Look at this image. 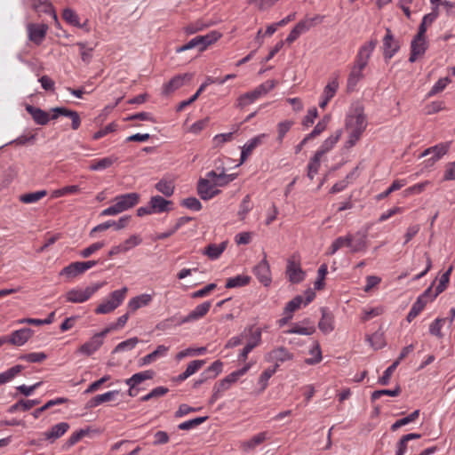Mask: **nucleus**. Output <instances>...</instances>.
I'll return each mask as SVG.
<instances>
[{
    "label": "nucleus",
    "mask_w": 455,
    "mask_h": 455,
    "mask_svg": "<svg viewBox=\"0 0 455 455\" xmlns=\"http://www.w3.org/2000/svg\"><path fill=\"white\" fill-rule=\"evenodd\" d=\"M63 19L70 25L77 28H84V25H81L80 19L76 12L72 9L67 8L63 11Z\"/></svg>",
    "instance_id": "obj_56"
},
{
    "label": "nucleus",
    "mask_w": 455,
    "mask_h": 455,
    "mask_svg": "<svg viewBox=\"0 0 455 455\" xmlns=\"http://www.w3.org/2000/svg\"><path fill=\"white\" fill-rule=\"evenodd\" d=\"M293 122L285 120L283 122H280L277 124V141L279 144H281L283 140V138L285 137L286 133L290 131L291 127L292 126Z\"/></svg>",
    "instance_id": "obj_60"
},
{
    "label": "nucleus",
    "mask_w": 455,
    "mask_h": 455,
    "mask_svg": "<svg viewBox=\"0 0 455 455\" xmlns=\"http://www.w3.org/2000/svg\"><path fill=\"white\" fill-rule=\"evenodd\" d=\"M209 27V24L205 23L204 21L198 20L195 22L190 23L187 27L184 28V31L188 35H193L198 31H202L204 28Z\"/></svg>",
    "instance_id": "obj_64"
},
{
    "label": "nucleus",
    "mask_w": 455,
    "mask_h": 455,
    "mask_svg": "<svg viewBox=\"0 0 455 455\" xmlns=\"http://www.w3.org/2000/svg\"><path fill=\"white\" fill-rule=\"evenodd\" d=\"M26 110L29 113L36 124L45 125L50 120V116L44 110L31 105L26 106Z\"/></svg>",
    "instance_id": "obj_26"
},
{
    "label": "nucleus",
    "mask_w": 455,
    "mask_h": 455,
    "mask_svg": "<svg viewBox=\"0 0 455 455\" xmlns=\"http://www.w3.org/2000/svg\"><path fill=\"white\" fill-rule=\"evenodd\" d=\"M370 60V50L364 46L361 49L355 65L352 68L347 79V90L353 91L362 77V70L366 67Z\"/></svg>",
    "instance_id": "obj_5"
},
{
    "label": "nucleus",
    "mask_w": 455,
    "mask_h": 455,
    "mask_svg": "<svg viewBox=\"0 0 455 455\" xmlns=\"http://www.w3.org/2000/svg\"><path fill=\"white\" fill-rule=\"evenodd\" d=\"M197 193L203 200H210L220 193L212 180L206 176L200 179L197 184Z\"/></svg>",
    "instance_id": "obj_13"
},
{
    "label": "nucleus",
    "mask_w": 455,
    "mask_h": 455,
    "mask_svg": "<svg viewBox=\"0 0 455 455\" xmlns=\"http://www.w3.org/2000/svg\"><path fill=\"white\" fill-rule=\"evenodd\" d=\"M230 387L228 385V382L224 379L216 382L212 388V395L211 397L210 403H214L217 400L222 397L223 394Z\"/></svg>",
    "instance_id": "obj_37"
},
{
    "label": "nucleus",
    "mask_w": 455,
    "mask_h": 455,
    "mask_svg": "<svg viewBox=\"0 0 455 455\" xmlns=\"http://www.w3.org/2000/svg\"><path fill=\"white\" fill-rule=\"evenodd\" d=\"M267 138V134L261 133L249 140L242 148L240 164L245 162L252 151L257 147L262 145Z\"/></svg>",
    "instance_id": "obj_16"
},
{
    "label": "nucleus",
    "mask_w": 455,
    "mask_h": 455,
    "mask_svg": "<svg viewBox=\"0 0 455 455\" xmlns=\"http://www.w3.org/2000/svg\"><path fill=\"white\" fill-rule=\"evenodd\" d=\"M140 202V195L138 193H127L115 197L114 204L104 209L101 216H116L134 207Z\"/></svg>",
    "instance_id": "obj_3"
},
{
    "label": "nucleus",
    "mask_w": 455,
    "mask_h": 455,
    "mask_svg": "<svg viewBox=\"0 0 455 455\" xmlns=\"http://www.w3.org/2000/svg\"><path fill=\"white\" fill-rule=\"evenodd\" d=\"M235 76H236L235 74H228L225 76V78L223 80H220V81L217 79H214L212 76H207L205 81L200 85V87L198 88V90L196 91V92L194 95H191V97L188 100H183L179 104L177 110L181 111L186 107H188L190 104H192L193 102H195L208 85L212 84H223L226 81H228L229 79H233Z\"/></svg>",
    "instance_id": "obj_8"
},
{
    "label": "nucleus",
    "mask_w": 455,
    "mask_h": 455,
    "mask_svg": "<svg viewBox=\"0 0 455 455\" xmlns=\"http://www.w3.org/2000/svg\"><path fill=\"white\" fill-rule=\"evenodd\" d=\"M319 329L323 333H329L333 331V316L325 308H322V318L318 323Z\"/></svg>",
    "instance_id": "obj_33"
},
{
    "label": "nucleus",
    "mask_w": 455,
    "mask_h": 455,
    "mask_svg": "<svg viewBox=\"0 0 455 455\" xmlns=\"http://www.w3.org/2000/svg\"><path fill=\"white\" fill-rule=\"evenodd\" d=\"M322 156L318 155L316 152L314 156L310 159L307 164V177L310 180H313L315 175L318 172L320 164H321Z\"/></svg>",
    "instance_id": "obj_50"
},
{
    "label": "nucleus",
    "mask_w": 455,
    "mask_h": 455,
    "mask_svg": "<svg viewBox=\"0 0 455 455\" xmlns=\"http://www.w3.org/2000/svg\"><path fill=\"white\" fill-rule=\"evenodd\" d=\"M55 111L57 113H60V115L64 116L71 118L73 130H77L79 128L81 124V119L77 112L61 107H58L57 109H55Z\"/></svg>",
    "instance_id": "obj_41"
},
{
    "label": "nucleus",
    "mask_w": 455,
    "mask_h": 455,
    "mask_svg": "<svg viewBox=\"0 0 455 455\" xmlns=\"http://www.w3.org/2000/svg\"><path fill=\"white\" fill-rule=\"evenodd\" d=\"M149 204L153 213H162L170 211L169 206L172 204V202L160 196H155L150 198Z\"/></svg>",
    "instance_id": "obj_27"
},
{
    "label": "nucleus",
    "mask_w": 455,
    "mask_h": 455,
    "mask_svg": "<svg viewBox=\"0 0 455 455\" xmlns=\"http://www.w3.org/2000/svg\"><path fill=\"white\" fill-rule=\"evenodd\" d=\"M141 243L142 238L139 235H132L119 245L123 252L125 253L128 251L132 250V248L140 245Z\"/></svg>",
    "instance_id": "obj_54"
},
{
    "label": "nucleus",
    "mask_w": 455,
    "mask_h": 455,
    "mask_svg": "<svg viewBox=\"0 0 455 455\" xmlns=\"http://www.w3.org/2000/svg\"><path fill=\"white\" fill-rule=\"evenodd\" d=\"M277 365L266 369L259 376L258 379V385L259 387V392H263L268 386L269 379L276 372Z\"/></svg>",
    "instance_id": "obj_39"
},
{
    "label": "nucleus",
    "mask_w": 455,
    "mask_h": 455,
    "mask_svg": "<svg viewBox=\"0 0 455 455\" xmlns=\"http://www.w3.org/2000/svg\"><path fill=\"white\" fill-rule=\"evenodd\" d=\"M156 188L165 196H171L174 192V184L172 180H161L156 184Z\"/></svg>",
    "instance_id": "obj_52"
},
{
    "label": "nucleus",
    "mask_w": 455,
    "mask_h": 455,
    "mask_svg": "<svg viewBox=\"0 0 455 455\" xmlns=\"http://www.w3.org/2000/svg\"><path fill=\"white\" fill-rule=\"evenodd\" d=\"M169 350V347L164 345H159L156 350H154L152 353L145 355L142 357L140 361V365H147L151 363L152 362L156 361L159 357H164L167 355V352Z\"/></svg>",
    "instance_id": "obj_31"
},
{
    "label": "nucleus",
    "mask_w": 455,
    "mask_h": 455,
    "mask_svg": "<svg viewBox=\"0 0 455 455\" xmlns=\"http://www.w3.org/2000/svg\"><path fill=\"white\" fill-rule=\"evenodd\" d=\"M153 300V295L143 293L136 297L132 298L128 302V308L134 312L142 307H146Z\"/></svg>",
    "instance_id": "obj_25"
},
{
    "label": "nucleus",
    "mask_w": 455,
    "mask_h": 455,
    "mask_svg": "<svg viewBox=\"0 0 455 455\" xmlns=\"http://www.w3.org/2000/svg\"><path fill=\"white\" fill-rule=\"evenodd\" d=\"M449 147L450 146L448 143H441L435 147L426 149L422 156H427L433 153L434 156H432L431 159L433 160V162H436L448 152Z\"/></svg>",
    "instance_id": "obj_36"
},
{
    "label": "nucleus",
    "mask_w": 455,
    "mask_h": 455,
    "mask_svg": "<svg viewBox=\"0 0 455 455\" xmlns=\"http://www.w3.org/2000/svg\"><path fill=\"white\" fill-rule=\"evenodd\" d=\"M310 354L313 355L311 358L306 359V363L309 365L316 364L322 360V352L321 347L318 342H315L312 348L310 349Z\"/></svg>",
    "instance_id": "obj_61"
},
{
    "label": "nucleus",
    "mask_w": 455,
    "mask_h": 455,
    "mask_svg": "<svg viewBox=\"0 0 455 455\" xmlns=\"http://www.w3.org/2000/svg\"><path fill=\"white\" fill-rule=\"evenodd\" d=\"M427 304V302L426 300H423L422 298L418 297L407 315V321L411 322L415 317H417L424 309Z\"/></svg>",
    "instance_id": "obj_44"
},
{
    "label": "nucleus",
    "mask_w": 455,
    "mask_h": 455,
    "mask_svg": "<svg viewBox=\"0 0 455 455\" xmlns=\"http://www.w3.org/2000/svg\"><path fill=\"white\" fill-rule=\"evenodd\" d=\"M292 359L293 354L284 347H275L267 355V360L275 363L274 365H277V369L279 368L280 363L291 361Z\"/></svg>",
    "instance_id": "obj_15"
},
{
    "label": "nucleus",
    "mask_w": 455,
    "mask_h": 455,
    "mask_svg": "<svg viewBox=\"0 0 455 455\" xmlns=\"http://www.w3.org/2000/svg\"><path fill=\"white\" fill-rule=\"evenodd\" d=\"M154 377V371L148 370L133 374L131 378L125 380L132 383V385L139 386L145 380L151 379Z\"/></svg>",
    "instance_id": "obj_43"
},
{
    "label": "nucleus",
    "mask_w": 455,
    "mask_h": 455,
    "mask_svg": "<svg viewBox=\"0 0 455 455\" xmlns=\"http://www.w3.org/2000/svg\"><path fill=\"white\" fill-rule=\"evenodd\" d=\"M118 394V390H112L104 394L98 395L89 401V406L97 407L103 403L110 402L114 400Z\"/></svg>",
    "instance_id": "obj_35"
},
{
    "label": "nucleus",
    "mask_w": 455,
    "mask_h": 455,
    "mask_svg": "<svg viewBox=\"0 0 455 455\" xmlns=\"http://www.w3.org/2000/svg\"><path fill=\"white\" fill-rule=\"evenodd\" d=\"M23 370L22 365H15L7 371L0 373V385L5 384L11 381L15 376H17Z\"/></svg>",
    "instance_id": "obj_47"
},
{
    "label": "nucleus",
    "mask_w": 455,
    "mask_h": 455,
    "mask_svg": "<svg viewBox=\"0 0 455 455\" xmlns=\"http://www.w3.org/2000/svg\"><path fill=\"white\" fill-rule=\"evenodd\" d=\"M314 298L315 292L312 291H307L306 292L305 299L301 295L296 296L286 304L284 307V314L292 315V313L299 309L302 304H304V306L308 305L314 299Z\"/></svg>",
    "instance_id": "obj_17"
},
{
    "label": "nucleus",
    "mask_w": 455,
    "mask_h": 455,
    "mask_svg": "<svg viewBox=\"0 0 455 455\" xmlns=\"http://www.w3.org/2000/svg\"><path fill=\"white\" fill-rule=\"evenodd\" d=\"M269 438L267 432H260L253 435L251 439L243 442L242 448L244 451L248 452L253 450L256 446L261 444L264 441Z\"/></svg>",
    "instance_id": "obj_30"
},
{
    "label": "nucleus",
    "mask_w": 455,
    "mask_h": 455,
    "mask_svg": "<svg viewBox=\"0 0 455 455\" xmlns=\"http://www.w3.org/2000/svg\"><path fill=\"white\" fill-rule=\"evenodd\" d=\"M306 23H301L300 21L297 23V25L291 29L286 37L285 42L288 44L293 43L302 33L307 31Z\"/></svg>",
    "instance_id": "obj_58"
},
{
    "label": "nucleus",
    "mask_w": 455,
    "mask_h": 455,
    "mask_svg": "<svg viewBox=\"0 0 455 455\" xmlns=\"http://www.w3.org/2000/svg\"><path fill=\"white\" fill-rule=\"evenodd\" d=\"M103 343L104 342L96 334H94L89 340L79 347L77 353L90 356L97 352Z\"/></svg>",
    "instance_id": "obj_22"
},
{
    "label": "nucleus",
    "mask_w": 455,
    "mask_h": 455,
    "mask_svg": "<svg viewBox=\"0 0 455 455\" xmlns=\"http://www.w3.org/2000/svg\"><path fill=\"white\" fill-rule=\"evenodd\" d=\"M427 49L425 35L417 33L411 44V55L409 60L414 62L418 56L424 54Z\"/></svg>",
    "instance_id": "obj_18"
},
{
    "label": "nucleus",
    "mask_w": 455,
    "mask_h": 455,
    "mask_svg": "<svg viewBox=\"0 0 455 455\" xmlns=\"http://www.w3.org/2000/svg\"><path fill=\"white\" fill-rule=\"evenodd\" d=\"M207 177L210 178L215 184L216 188L223 187L228 184L227 174L222 171L220 173H217L215 171H211L207 173Z\"/></svg>",
    "instance_id": "obj_63"
},
{
    "label": "nucleus",
    "mask_w": 455,
    "mask_h": 455,
    "mask_svg": "<svg viewBox=\"0 0 455 455\" xmlns=\"http://www.w3.org/2000/svg\"><path fill=\"white\" fill-rule=\"evenodd\" d=\"M47 358V355L44 352H32L20 356V360L28 363H41Z\"/></svg>",
    "instance_id": "obj_62"
},
{
    "label": "nucleus",
    "mask_w": 455,
    "mask_h": 455,
    "mask_svg": "<svg viewBox=\"0 0 455 455\" xmlns=\"http://www.w3.org/2000/svg\"><path fill=\"white\" fill-rule=\"evenodd\" d=\"M33 331L30 328H21L14 331L10 336H3L5 343H10L13 346L20 347L25 345L32 337Z\"/></svg>",
    "instance_id": "obj_14"
},
{
    "label": "nucleus",
    "mask_w": 455,
    "mask_h": 455,
    "mask_svg": "<svg viewBox=\"0 0 455 455\" xmlns=\"http://www.w3.org/2000/svg\"><path fill=\"white\" fill-rule=\"evenodd\" d=\"M342 135V130H337L333 134L329 136L320 146L319 149L316 151L318 155L322 156L332 149V148L336 145Z\"/></svg>",
    "instance_id": "obj_29"
},
{
    "label": "nucleus",
    "mask_w": 455,
    "mask_h": 455,
    "mask_svg": "<svg viewBox=\"0 0 455 455\" xmlns=\"http://www.w3.org/2000/svg\"><path fill=\"white\" fill-rule=\"evenodd\" d=\"M251 363H248L243 367L239 370H236L228 376L224 378V379L228 382V385L231 387V386L238 381V379L245 375L247 371L251 369Z\"/></svg>",
    "instance_id": "obj_40"
},
{
    "label": "nucleus",
    "mask_w": 455,
    "mask_h": 455,
    "mask_svg": "<svg viewBox=\"0 0 455 455\" xmlns=\"http://www.w3.org/2000/svg\"><path fill=\"white\" fill-rule=\"evenodd\" d=\"M225 249H226V243H221L219 244L211 243L205 248L204 253L211 259H216L222 254V252L224 251Z\"/></svg>",
    "instance_id": "obj_42"
},
{
    "label": "nucleus",
    "mask_w": 455,
    "mask_h": 455,
    "mask_svg": "<svg viewBox=\"0 0 455 455\" xmlns=\"http://www.w3.org/2000/svg\"><path fill=\"white\" fill-rule=\"evenodd\" d=\"M69 429V425L67 422H60L52 426L49 430L43 433L44 439L51 443H54L57 439L64 435Z\"/></svg>",
    "instance_id": "obj_20"
},
{
    "label": "nucleus",
    "mask_w": 455,
    "mask_h": 455,
    "mask_svg": "<svg viewBox=\"0 0 455 455\" xmlns=\"http://www.w3.org/2000/svg\"><path fill=\"white\" fill-rule=\"evenodd\" d=\"M350 236H339L333 241L331 247L329 248V254H334L338 250L343 247H348L350 249Z\"/></svg>",
    "instance_id": "obj_53"
},
{
    "label": "nucleus",
    "mask_w": 455,
    "mask_h": 455,
    "mask_svg": "<svg viewBox=\"0 0 455 455\" xmlns=\"http://www.w3.org/2000/svg\"><path fill=\"white\" fill-rule=\"evenodd\" d=\"M253 272L261 283H263L265 286L269 285L271 283V273L269 265L266 259V256L254 267Z\"/></svg>",
    "instance_id": "obj_21"
},
{
    "label": "nucleus",
    "mask_w": 455,
    "mask_h": 455,
    "mask_svg": "<svg viewBox=\"0 0 455 455\" xmlns=\"http://www.w3.org/2000/svg\"><path fill=\"white\" fill-rule=\"evenodd\" d=\"M350 250L352 251H359L366 248L368 243L367 231H360L354 236H350Z\"/></svg>",
    "instance_id": "obj_28"
},
{
    "label": "nucleus",
    "mask_w": 455,
    "mask_h": 455,
    "mask_svg": "<svg viewBox=\"0 0 455 455\" xmlns=\"http://www.w3.org/2000/svg\"><path fill=\"white\" fill-rule=\"evenodd\" d=\"M451 271L452 267H450L449 269L442 275L438 285L435 288V292L432 296V299H435L441 292H443L446 289Z\"/></svg>",
    "instance_id": "obj_57"
},
{
    "label": "nucleus",
    "mask_w": 455,
    "mask_h": 455,
    "mask_svg": "<svg viewBox=\"0 0 455 455\" xmlns=\"http://www.w3.org/2000/svg\"><path fill=\"white\" fill-rule=\"evenodd\" d=\"M49 27L47 24L28 23L27 32L28 39L36 45H40L45 38Z\"/></svg>",
    "instance_id": "obj_12"
},
{
    "label": "nucleus",
    "mask_w": 455,
    "mask_h": 455,
    "mask_svg": "<svg viewBox=\"0 0 455 455\" xmlns=\"http://www.w3.org/2000/svg\"><path fill=\"white\" fill-rule=\"evenodd\" d=\"M84 273L83 267H81L80 261L73 262L60 272V275L65 276L68 279H72L81 274Z\"/></svg>",
    "instance_id": "obj_34"
},
{
    "label": "nucleus",
    "mask_w": 455,
    "mask_h": 455,
    "mask_svg": "<svg viewBox=\"0 0 455 455\" xmlns=\"http://www.w3.org/2000/svg\"><path fill=\"white\" fill-rule=\"evenodd\" d=\"M207 351V348L205 347H188L184 350L180 351L175 358L177 361H181L182 359L188 357V356H197L204 355Z\"/></svg>",
    "instance_id": "obj_38"
},
{
    "label": "nucleus",
    "mask_w": 455,
    "mask_h": 455,
    "mask_svg": "<svg viewBox=\"0 0 455 455\" xmlns=\"http://www.w3.org/2000/svg\"><path fill=\"white\" fill-rule=\"evenodd\" d=\"M438 17L437 6L433 10L432 12L426 14L419 25V31L420 35H425L427 28L431 25Z\"/></svg>",
    "instance_id": "obj_49"
},
{
    "label": "nucleus",
    "mask_w": 455,
    "mask_h": 455,
    "mask_svg": "<svg viewBox=\"0 0 455 455\" xmlns=\"http://www.w3.org/2000/svg\"><path fill=\"white\" fill-rule=\"evenodd\" d=\"M140 342L137 337L128 339L124 341L120 342L113 350V353H119L124 351H130L133 349Z\"/></svg>",
    "instance_id": "obj_55"
},
{
    "label": "nucleus",
    "mask_w": 455,
    "mask_h": 455,
    "mask_svg": "<svg viewBox=\"0 0 455 455\" xmlns=\"http://www.w3.org/2000/svg\"><path fill=\"white\" fill-rule=\"evenodd\" d=\"M127 291V287L114 291L96 307L95 313L98 315H105L113 312L124 302Z\"/></svg>",
    "instance_id": "obj_4"
},
{
    "label": "nucleus",
    "mask_w": 455,
    "mask_h": 455,
    "mask_svg": "<svg viewBox=\"0 0 455 455\" xmlns=\"http://www.w3.org/2000/svg\"><path fill=\"white\" fill-rule=\"evenodd\" d=\"M286 275L292 283H299L305 279V272L302 270L297 256L289 258L286 267Z\"/></svg>",
    "instance_id": "obj_10"
},
{
    "label": "nucleus",
    "mask_w": 455,
    "mask_h": 455,
    "mask_svg": "<svg viewBox=\"0 0 455 455\" xmlns=\"http://www.w3.org/2000/svg\"><path fill=\"white\" fill-rule=\"evenodd\" d=\"M251 277L244 275H238L227 280L226 288L231 289L235 287H242L250 283Z\"/></svg>",
    "instance_id": "obj_46"
},
{
    "label": "nucleus",
    "mask_w": 455,
    "mask_h": 455,
    "mask_svg": "<svg viewBox=\"0 0 455 455\" xmlns=\"http://www.w3.org/2000/svg\"><path fill=\"white\" fill-rule=\"evenodd\" d=\"M315 331V326H300L294 324L291 329L285 331L287 334H299V335H311Z\"/></svg>",
    "instance_id": "obj_59"
},
{
    "label": "nucleus",
    "mask_w": 455,
    "mask_h": 455,
    "mask_svg": "<svg viewBox=\"0 0 455 455\" xmlns=\"http://www.w3.org/2000/svg\"><path fill=\"white\" fill-rule=\"evenodd\" d=\"M191 78H192L191 74H183V75L175 76L168 83L164 84L163 93L165 95H169V94L172 93L177 89H179L182 85H184L187 81H190Z\"/></svg>",
    "instance_id": "obj_19"
},
{
    "label": "nucleus",
    "mask_w": 455,
    "mask_h": 455,
    "mask_svg": "<svg viewBox=\"0 0 455 455\" xmlns=\"http://www.w3.org/2000/svg\"><path fill=\"white\" fill-rule=\"evenodd\" d=\"M399 45L393 38L390 30L387 29V35L384 37V53L387 58H392L398 51Z\"/></svg>",
    "instance_id": "obj_32"
},
{
    "label": "nucleus",
    "mask_w": 455,
    "mask_h": 455,
    "mask_svg": "<svg viewBox=\"0 0 455 455\" xmlns=\"http://www.w3.org/2000/svg\"><path fill=\"white\" fill-rule=\"evenodd\" d=\"M366 124L363 110L360 108H355L348 113L346 118V129L349 134L345 142L346 148H350L356 144L366 128Z\"/></svg>",
    "instance_id": "obj_1"
},
{
    "label": "nucleus",
    "mask_w": 455,
    "mask_h": 455,
    "mask_svg": "<svg viewBox=\"0 0 455 455\" xmlns=\"http://www.w3.org/2000/svg\"><path fill=\"white\" fill-rule=\"evenodd\" d=\"M260 97L258 95L257 91L254 89L251 92H248L243 95H241L237 100V107L244 108L251 103H253L256 100Z\"/></svg>",
    "instance_id": "obj_45"
},
{
    "label": "nucleus",
    "mask_w": 455,
    "mask_h": 455,
    "mask_svg": "<svg viewBox=\"0 0 455 455\" xmlns=\"http://www.w3.org/2000/svg\"><path fill=\"white\" fill-rule=\"evenodd\" d=\"M212 306L211 301H205L197 305L195 309L188 313L186 316L179 318L176 324L181 325L188 323H193L203 318L210 310Z\"/></svg>",
    "instance_id": "obj_11"
},
{
    "label": "nucleus",
    "mask_w": 455,
    "mask_h": 455,
    "mask_svg": "<svg viewBox=\"0 0 455 455\" xmlns=\"http://www.w3.org/2000/svg\"><path fill=\"white\" fill-rule=\"evenodd\" d=\"M32 8L38 13L50 14L58 22L57 14L52 4L48 0H33Z\"/></svg>",
    "instance_id": "obj_24"
},
{
    "label": "nucleus",
    "mask_w": 455,
    "mask_h": 455,
    "mask_svg": "<svg viewBox=\"0 0 455 455\" xmlns=\"http://www.w3.org/2000/svg\"><path fill=\"white\" fill-rule=\"evenodd\" d=\"M221 34L218 31H212L204 36H197L192 38L186 44L178 47L176 49V52H182L196 47L199 48L200 52L204 51L207 46L216 42L219 38H220Z\"/></svg>",
    "instance_id": "obj_6"
},
{
    "label": "nucleus",
    "mask_w": 455,
    "mask_h": 455,
    "mask_svg": "<svg viewBox=\"0 0 455 455\" xmlns=\"http://www.w3.org/2000/svg\"><path fill=\"white\" fill-rule=\"evenodd\" d=\"M117 161L116 156H109L100 159H94L90 162L89 169L94 172L104 171L111 167Z\"/></svg>",
    "instance_id": "obj_23"
},
{
    "label": "nucleus",
    "mask_w": 455,
    "mask_h": 455,
    "mask_svg": "<svg viewBox=\"0 0 455 455\" xmlns=\"http://www.w3.org/2000/svg\"><path fill=\"white\" fill-rule=\"evenodd\" d=\"M245 346L238 355V361L245 362L248 355L261 344L262 330L255 324L245 327L242 331Z\"/></svg>",
    "instance_id": "obj_2"
},
{
    "label": "nucleus",
    "mask_w": 455,
    "mask_h": 455,
    "mask_svg": "<svg viewBox=\"0 0 455 455\" xmlns=\"http://www.w3.org/2000/svg\"><path fill=\"white\" fill-rule=\"evenodd\" d=\"M104 285V283H97L85 289L74 288L66 293V300L71 303H83L87 301L98 290Z\"/></svg>",
    "instance_id": "obj_7"
},
{
    "label": "nucleus",
    "mask_w": 455,
    "mask_h": 455,
    "mask_svg": "<svg viewBox=\"0 0 455 455\" xmlns=\"http://www.w3.org/2000/svg\"><path fill=\"white\" fill-rule=\"evenodd\" d=\"M46 195H47L46 190H38L36 192L21 195L20 196V201L24 204H34V203H36L37 201L41 200Z\"/></svg>",
    "instance_id": "obj_48"
},
{
    "label": "nucleus",
    "mask_w": 455,
    "mask_h": 455,
    "mask_svg": "<svg viewBox=\"0 0 455 455\" xmlns=\"http://www.w3.org/2000/svg\"><path fill=\"white\" fill-rule=\"evenodd\" d=\"M339 87V76L334 74L324 86L319 100V107L323 109L326 108L331 100L336 95Z\"/></svg>",
    "instance_id": "obj_9"
},
{
    "label": "nucleus",
    "mask_w": 455,
    "mask_h": 455,
    "mask_svg": "<svg viewBox=\"0 0 455 455\" xmlns=\"http://www.w3.org/2000/svg\"><path fill=\"white\" fill-rule=\"evenodd\" d=\"M331 120L330 115L324 116L314 127L312 132L307 134L308 138L311 140L319 136L323 132H324L327 128V125Z\"/></svg>",
    "instance_id": "obj_51"
}]
</instances>
